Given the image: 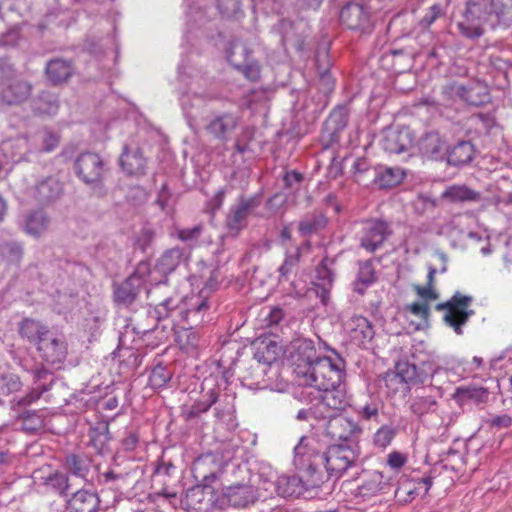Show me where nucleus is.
<instances>
[{"instance_id":"1","label":"nucleus","mask_w":512,"mask_h":512,"mask_svg":"<svg viewBox=\"0 0 512 512\" xmlns=\"http://www.w3.org/2000/svg\"><path fill=\"white\" fill-rule=\"evenodd\" d=\"M295 464L305 466V477L310 487H320L330 479H340L348 469L357 465V444H332L324 452L309 453L308 439L302 437L294 448Z\"/></svg>"},{"instance_id":"2","label":"nucleus","mask_w":512,"mask_h":512,"mask_svg":"<svg viewBox=\"0 0 512 512\" xmlns=\"http://www.w3.org/2000/svg\"><path fill=\"white\" fill-rule=\"evenodd\" d=\"M492 27L512 24V0H468L462 20L457 23L460 33L470 39L484 34V24Z\"/></svg>"},{"instance_id":"3","label":"nucleus","mask_w":512,"mask_h":512,"mask_svg":"<svg viewBox=\"0 0 512 512\" xmlns=\"http://www.w3.org/2000/svg\"><path fill=\"white\" fill-rule=\"evenodd\" d=\"M343 377L344 363L340 358L337 361L329 357L316 358L311 366H300L297 370L298 384L314 387L318 391L339 386Z\"/></svg>"},{"instance_id":"4","label":"nucleus","mask_w":512,"mask_h":512,"mask_svg":"<svg viewBox=\"0 0 512 512\" xmlns=\"http://www.w3.org/2000/svg\"><path fill=\"white\" fill-rule=\"evenodd\" d=\"M73 171L82 183L95 188L102 186L109 167L100 154L84 151L76 156Z\"/></svg>"},{"instance_id":"5","label":"nucleus","mask_w":512,"mask_h":512,"mask_svg":"<svg viewBox=\"0 0 512 512\" xmlns=\"http://www.w3.org/2000/svg\"><path fill=\"white\" fill-rule=\"evenodd\" d=\"M473 297L455 292L453 296L444 303H439L436 309L445 311L443 320L446 325L451 327L457 335L463 334V327L475 312L471 309Z\"/></svg>"},{"instance_id":"6","label":"nucleus","mask_w":512,"mask_h":512,"mask_svg":"<svg viewBox=\"0 0 512 512\" xmlns=\"http://www.w3.org/2000/svg\"><path fill=\"white\" fill-rule=\"evenodd\" d=\"M261 201L262 197L260 194L250 197L241 195L237 203L230 207L225 224L231 235H238L247 226L248 216L261 205Z\"/></svg>"},{"instance_id":"7","label":"nucleus","mask_w":512,"mask_h":512,"mask_svg":"<svg viewBox=\"0 0 512 512\" xmlns=\"http://www.w3.org/2000/svg\"><path fill=\"white\" fill-rule=\"evenodd\" d=\"M392 228L382 219H366L361 222L359 241L361 247L374 252L392 235Z\"/></svg>"},{"instance_id":"8","label":"nucleus","mask_w":512,"mask_h":512,"mask_svg":"<svg viewBox=\"0 0 512 512\" xmlns=\"http://www.w3.org/2000/svg\"><path fill=\"white\" fill-rule=\"evenodd\" d=\"M426 374L419 371L415 364L408 361H398L395 365V371L389 372L385 376L386 386L394 390L402 389L409 391L411 386L423 383Z\"/></svg>"},{"instance_id":"9","label":"nucleus","mask_w":512,"mask_h":512,"mask_svg":"<svg viewBox=\"0 0 512 512\" xmlns=\"http://www.w3.org/2000/svg\"><path fill=\"white\" fill-rule=\"evenodd\" d=\"M249 55V49L238 41L232 42L227 51L228 61L247 79L257 81L260 78V65L250 60Z\"/></svg>"},{"instance_id":"10","label":"nucleus","mask_w":512,"mask_h":512,"mask_svg":"<svg viewBox=\"0 0 512 512\" xmlns=\"http://www.w3.org/2000/svg\"><path fill=\"white\" fill-rule=\"evenodd\" d=\"M328 417L330 419L326 425V433L332 440L345 442L344 444H357L356 440L362 432L357 423L341 415Z\"/></svg>"},{"instance_id":"11","label":"nucleus","mask_w":512,"mask_h":512,"mask_svg":"<svg viewBox=\"0 0 512 512\" xmlns=\"http://www.w3.org/2000/svg\"><path fill=\"white\" fill-rule=\"evenodd\" d=\"M225 462L218 452H210L199 456L193 464L195 478H200L202 483L211 484L222 473Z\"/></svg>"},{"instance_id":"12","label":"nucleus","mask_w":512,"mask_h":512,"mask_svg":"<svg viewBox=\"0 0 512 512\" xmlns=\"http://www.w3.org/2000/svg\"><path fill=\"white\" fill-rule=\"evenodd\" d=\"M32 92L31 82L22 78H13L0 90V106L3 108L20 106L31 97Z\"/></svg>"},{"instance_id":"13","label":"nucleus","mask_w":512,"mask_h":512,"mask_svg":"<svg viewBox=\"0 0 512 512\" xmlns=\"http://www.w3.org/2000/svg\"><path fill=\"white\" fill-rule=\"evenodd\" d=\"M119 166L127 176L141 177L146 174L147 158L136 144H124L119 156Z\"/></svg>"},{"instance_id":"14","label":"nucleus","mask_w":512,"mask_h":512,"mask_svg":"<svg viewBox=\"0 0 512 512\" xmlns=\"http://www.w3.org/2000/svg\"><path fill=\"white\" fill-rule=\"evenodd\" d=\"M258 499L257 490L250 484L237 483L223 489L221 504L234 508H245Z\"/></svg>"},{"instance_id":"15","label":"nucleus","mask_w":512,"mask_h":512,"mask_svg":"<svg viewBox=\"0 0 512 512\" xmlns=\"http://www.w3.org/2000/svg\"><path fill=\"white\" fill-rule=\"evenodd\" d=\"M187 498L198 512H213L216 508L222 509L221 498L216 497L211 484L196 485L188 491Z\"/></svg>"},{"instance_id":"16","label":"nucleus","mask_w":512,"mask_h":512,"mask_svg":"<svg viewBox=\"0 0 512 512\" xmlns=\"http://www.w3.org/2000/svg\"><path fill=\"white\" fill-rule=\"evenodd\" d=\"M340 22L347 29L361 33L370 31L372 24L369 13L357 3H349L340 11Z\"/></svg>"},{"instance_id":"17","label":"nucleus","mask_w":512,"mask_h":512,"mask_svg":"<svg viewBox=\"0 0 512 512\" xmlns=\"http://www.w3.org/2000/svg\"><path fill=\"white\" fill-rule=\"evenodd\" d=\"M415 136L409 127L389 130L385 133L381 146L389 154L409 152L414 147Z\"/></svg>"},{"instance_id":"18","label":"nucleus","mask_w":512,"mask_h":512,"mask_svg":"<svg viewBox=\"0 0 512 512\" xmlns=\"http://www.w3.org/2000/svg\"><path fill=\"white\" fill-rule=\"evenodd\" d=\"M143 288V278L133 273L121 283L114 284V301L118 306L129 307L137 300Z\"/></svg>"},{"instance_id":"19","label":"nucleus","mask_w":512,"mask_h":512,"mask_svg":"<svg viewBox=\"0 0 512 512\" xmlns=\"http://www.w3.org/2000/svg\"><path fill=\"white\" fill-rule=\"evenodd\" d=\"M37 350L42 359L52 365L61 364L67 356L66 342L51 331L39 342Z\"/></svg>"},{"instance_id":"20","label":"nucleus","mask_w":512,"mask_h":512,"mask_svg":"<svg viewBox=\"0 0 512 512\" xmlns=\"http://www.w3.org/2000/svg\"><path fill=\"white\" fill-rule=\"evenodd\" d=\"M288 349L290 353V359L294 367L293 372L296 378L298 367L311 366L315 359L318 358L316 356L314 342L310 339L296 338L290 342Z\"/></svg>"},{"instance_id":"21","label":"nucleus","mask_w":512,"mask_h":512,"mask_svg":"<svg viewBox=\"0 0 512 512\" xmlns=\"http://www.w3.org/2000/svg\"><path fill=\"white\" fill-rule=\"evenodd\" d=\"M101 499L96 491L81 488L66 499L67 512H99Z\"/></svg>"},{"instance_id":"22","label":"nucleus","mask_w":512,"mask_h":512,"mask_svg":"<svg viewBox=\"0 0 512 512\" xmlns=\"http://www.w3.org/2000/svg\"><path fill=\"white\" fill-rule=\"evenodd\" d=\"M418 151L429 159H443L447 152V143L436 131L423 134L417 141Z\"/></svg>"},{"instance_id":"23","label":"nucleus","mask_w":512,"mask_h":512,"mask_svg":"<svg viewBox=\"0 0 512 512\" xmlns=\"http://www.w3.org/2000/svg\"><path fill=\"white\" fill-rule=\"evenodd\" d=\"M392 484L389 477H385L382 472L372 471L357 488V495L364 500L370 499L380 493H388Z\"/></svg>"},{"instance_id":"24","label":"nucleus","mask_w":512,"mask_h":512,"mask_svg":"<svg viewBox=\"0 0 512 512\" xmlns=\"http://www.w3.org/2000/svg\"><path fill=\"white\" fill-rule=\"evenodd\" d=\"M186 308L181 307L179 315L190 328L197 327L207 322V312L210 309V304L206 298L196 297L194 301L186 304Z\"/></svg>"},{"instance_id":"25","label":"nucleus","mask_w":512,"mask_h":512,"mask_svg":"<svg viewBox=\"0 0 512 512\" xmlns=\"http://www.w3.org/2000/svg\"><path fill=\"white\" fill-rule=\"evenodd\" d=\"M348 122V113L345 107L335 108L329 115L322 133V139L328 145L339 141L340 132L344 130Z\"/></svg>"},{"instance_id":"26","label":"nucleus","mask_w":512,"mask_h":512,"mask_svg":"<svg viewBox=\"0 0 512 512\" xmlns=\"http://www.w3.org/2000/svg\"><path fill=\"white\" fill-rule=\"evenodd\" d=\"M238 118L232 113L215 115L206 125L207 132L214 138L226 141L236 129Z\"/></svg>"},{"instance_id":"27","label":"nucleus","mask_w":512,"mask_h":512,"mask_svg":"<svg viewBox=\"0 0 512 512\" xmlns=\"http://www.w3.org/2000/svg\"><path fill=\"white\" fill-rule=\"evenodd\" d=\"M346 326L351 341L358 346H364L374 338L375 331L373 326L370 321L363 316L356 315L351 317L346 323Z\"/></svg>"},{"instance_id":"28","label":"nucleus","mask_w":512,"mask_h":512,"mask_svg":"<svg viewBox=\"0 0 512 512\" xmlns=\"http://www.w3.org/2000/svg\"><path fill=\"white\" fill-rule=\"evenodd\" d=\"M328 217L319 210L305 214L298 222V232L304 238L322 233L328 226Z\"/></svg>"},{"instance_id":"29","label":"nucleus","mask_w":512,"mask_h":512,"mask_svg":"<svg viewBox=\"0 0 512 512\" xmlns=\"http://www.w3.org/2000/svg\"><path fill=\"white\" fill-rule=\"evenodd\" d=\"M307 478L305 477V469L303 470V476L296 475H283L280 476L276 482L277 492L282 497H299L304 491L313 489L307 485Z\"/></svg>"},{"instance_id":"30","label":"nucleus","mask_w":512,"mask_h":512,"mask_svg":"<svg viewBox=\"0 0 512 512\" xmlns=\"http://www.w3.org/2000/svg\"><path fill=\"white\" fill-rule=\"evenodd\" d=\"M45 73L53 85H58L69 80L74 73V66L70 60L54 58L47 62Z\"/></svg>"},{"instance_id":"31","label":"nucleus","mask_w":512,"mask_h":512,"mask_svg":"<svg viewBox=\"0 0 512 512\" xmlns=\"http://www.w3.org/2000/svg\"><path fill=\"white\" fill-rule=\"evenodd\" d=\"M465 92L463 102L468 105L479 107L491 101L488 85L481 80H470L464 84Z\"/></svg>"},{"instance_id":"32","label":"nucleus","mask_w":512,"mask_h":512,"mask_svg":"<svg viewBox=\"0 0 512 512\" xmlns=\"http://www.w3.org/2000/svg\"><path fill=\"white\" fill-rule=\"evenodd\" d=\"M63 192L61 182L55 177H47L40 181L34 190V198L42 205L56 201Z\"/></svg>"},{"instance_id":"33","label":"nucleus","mask_w":512,"mask_h":512,"mask_svg":"<svg viewBox=\"0 0 512 512\" xmlns=\"http://www.w3.org/2000/svg\"><path fill=\"white\" fill-rule=\"evenodd\" d=\"M476 153L475 146L469 140L457 142L450 150L447 149V162L451 166L461 167L469 164Z\"/></svg>"},{"instance_id":"34","label":"nucleus","mask_w":512,"mask_h":512,"mask_svg":"<svg viewBox=\"0 0 512 512\" xmlns=\"http://www.w3.org/2000/svg\"><path fill=\"white\" fill-rule=\"evenodd\" d=\"M186 259L185 250L180 247H173L166 250L157 260L155 270L163 276L174 272L176 268Z\"/></svg>"},{"instance_id":"35","label":"nucleus","mask_w":512,"mask_h":512,"mask_svg":"<svg viewBox=\"0 0 512 512\" xmlns=\"http://www.w3.org/2000/svg\"><path fill=\"white\" fill-rule=\"evenodd\" d=\"M451 203L479 202L482 199L479 191L473 190L466 185L453 184L448 186L441 195Z\"/></svg>"},{"instance_id":"36","label":"nucleus","mask_w":512,"mask_h":512,"mask_svg":"<svg viewBox=\"0 0 512 512\" xmlns=\"http://www.w3.org/2000/svg\"><path fill=\"white\" fill-rule=\"evenodd\" d=\"M89 445L93 447L98 454H104L108 451V443L111 440L109 433V424L107 421H97L89 428Z\"/></svg>"},{"instance_id":"37","label":"nucleus","mask_w":512,"mask_h":512,"mask_svg":"<svg viewBox=\"0 0 512 512\" xmlns=\"http://www.w3.org/2000/svg\"><path fill=\"white\" fill-rule=\"evenodd\" d=\"M18 332L22 338H26L36 346L50 332L49 328L40 321L25 318L19 323Z\"/></svg>"},{"instance_id":"38","label":"nucleus","mask_w":512,"mask_h":512,"mask_svg":"<svg viewBox=\"0 0 512 512\" xmlns=\"http://www.w3.org/2000/svg\"><path fill=\"white\" fill-rule=\"evenodd\" d=\"M405 172L400 167H380L373 170V182L380 188H392L402 182Z\"/></svg>"},{"instance_id":"39","label":"nucleus","mask_w":512,"mask_h":512,"mask_svg":"<svg viewBox=\"0 0 512 512\" xmlns=\"http://www.w3.org/2000/svg\"><path fill=\"white\" fill-rule=\"evenodd\" d=\"M91 464L92 459L85 454L71 453L66 455L64 460V467L67 472L83 480H87Z\"/></svg>"},{"instance_id":"40","label":"nucleus","mask_w":512,"mask_h":512,"mask_svg":"<svg viewBox=\"0 0 512 512\" xmlns=\"http://www.w3.org/2000/svg\"><path fill=\"white\" fill-rule=\"evenodd\" d=\"M319 405L329 408L332 411H341L347 405L346 393L342 383L335 388L321 390Z\"/></svg>"},{"instance_id":"41","label":"nucleus","mask_w":512,"mask_h":512,"mask_svg":"<svg viewBox=\"0 0 512 512\" xmlns=\"http://www.w3.org/2000/svg\"><path fill=\"white\" fill-rule=\"evenodd\" d=\"M262 322L263 327L268 329L269 333L275 337L285 334L284 330L288 329L285 313L280 307L270 308Z\"/></svg>"},{"instance_id":"42","label":"nucleus","mask_w":512,"mask_h":512,"mask_svg":"<svg viewBox=\"0 0 512 512\" xmlns=\"http://www.w3.org/2000/svg\"><path fill=\"white\" fill-rule=\"evenodd\" d=\"M218 397V391L215 388L210 389L203 396L202 400H199L190 407H186L183 409L182 415L184 419L186 421H190L194 418L199 417L202 413H206L211 408V406L217 402Z\"/></svg>"},{"instance_id":"43","label":"nucleus","mask_w":512,"mask_h":512,"mask_svg":"<svg viewBox=\"0 0 512 512\" xmlns=\"http://www.w3.org/2000/svg\"><path fill=\"white\" fill-rule=\"evenodd\" d=\"M31 107L35 114L54 115L59 109V101L55 94L42 91L33 99Z\"/></svg>"},{"instance_id":"44","label":"nucleus","mask_w":512,"mask_h":512,"mask_svg":"<svg viewBox=\"0 0 512 512\" xmlns=\"http://www.w3.org/2000/svg\"><path fill=\"white\" fill-rule=\"evenodd\" d=\"M489 394V390L483 386L466 385L458 387L454 397L460 402L471 401L476 404H481L488 401Z\"/></svg>"},{"instance_id":"45","label":"nucleus","mask_w":512,"mask_h":512,"mask_svg":"<svg viewBox=\"0 0 512 512\" xmlns=\"http://www.w3.org/2000/svg\"><path fill=\"white\" fill-rule=\"evenodd\" d=\"M384 403L378 398H370L363 404H359L356 408L361 419L366 421L380 422V414L383 411Z\"/></svg>"},{"instance_id":"46","label":"nucleus","mask_w":512,"mask_h":512,"mask_svg":"<svg viewBox=\"0 0 512 512\" xmlns=\"http://www.w3.org/2000/svg\"><path fill=\"white\" fill-rule=\"evenodd\" d=\"M49 219L44 211H34L28 215L25 222V231L32 236H40L48 228Z\"/></svg>"},{"instance_id":"47","label":"nucleus","mask_w":512,"mask_h":512,"mask_svg":"<svg viewBox=\"0 0 512 512\" xmlns=\"http://www.w3.org/2000/svg\"><path fill=\"white\" fill-rule=\"evenodd\" d=\"M301 249L296 247L293 252H287L282 265L278 268L279 281H289L299 266Z\"/></svg>"},{"instance_id":"48","label":"nucleus","mask_w":512,"mask_h":512,"mask_svg":"<svg viewBox=\"0 0 512 512\" xmlns=\"http://www.w3.org/2000/svg\"><path fill=\"white\" fill-rule=\"evenodd\" d=\"M181 306L179 303H175L172 298L166 299L157 306H155L152 310H149V317L154 320V322H159L163 319H167L169 317H173V314L176 311H180Z\"/></svg>"},{"instance_id":"49","label":"nucleus","mask_w":512,"mask_h":512,"mask_svg":"<svg viewBox=\"0 0 512 512\" xmlns=\"http://www.w3.org/2000/svg\"><path fill=\"white\" fill-rule=\"evenodd\" d=\"M46 484L61 497L68 498L71 495V484L67 474L55 472L47 477Z\"/></svg>"},{"instance_id":"50","label":"nucleus","mask_w":512,"mask_h":512,"mask_svg":"<svg viewBox=\"0 0 512 512\" xmlns=\"http://www.w3.org/2000/svg\"><path fill=\"white\" fill-rule=\"evenodd\" d=\"M437 401L432 396H419L412 399L410 404L411 412L421 418L425 414L433 413L437 409Z\"/></svg>"},{"instance_id":"51","label":"nucleus","mask_w":512,"mask_h":512,"mask_svg":"<svg viewBox=\"0 0 512 512\" xmlns=\"http://www.w3.org/2000/svg\"><path fill=\"white\" fill-rule=\"evenodd\" d=\"M335 263L334 258L324 257L318 265L317 272V284L332 286L335 273L332 270V266Z\"/></svg>"},{"instance_id":"52","label":"nucleus","mask_w":512,"mask_h":512,"mask_svg":"<svg viewBox=\"0 0 512 512\" xmlns=\"http://www.w3.org/2000/svg\"><path fill=\"white\" fill-rule=\"evenodd\" d=\"M23 384L20 377L14 373L3 374L0 376V395L8 396L18 392Z\"/></svg>"},{"instance_id":"53","label":"nucleus","mask_w":512,"mask_h":512,"mask_svg":"<svg viewBox=\"0 0 512 512\" xmlns=\"http://www.w3.org/2000/svg\"><path fill=\"white\" fill-rule=\"evenodd\" d=\"M172 373L162 365L155 366L149 376V385L153 389L164 387L171 379Z\"/></svg>"},{"instance_id":"54","label":"nucleus","mask_w":512,"mask_h":512,"mask_svg":"<svg viewBox=\"0 0 512 512\" xmlns=\"http://www.w3.org/2000/svg\"><path fill=\"white\" fill-rule=\"evenodd\" d=\"M419 487L417 485L416 480H402L399 482L398 487L396 488L394 494L395 497L400 502H409L411 501L416 494H418Z\"/></svg>"},{"instance_id":"55","label":"nucleus","mask_w":512,"mask_h":512,"mask_svg":"<svg viewBox=\"0 0 512 512\" xmlns=\"http://www.w3.org/2000/svg\"><path fill=\"white\" fill-rule=\"evenodd\" d=\"M36 136L37 139L41 141V145L38 150L42 152H50L54 150L59 143L58 135L48 129L39 131Z\"/></svg>"},{"instance_id":"56","label":"nucleus","mask_w":512,"mask_h":512,"mask_svg":"<svg viewBox=\"0 0 512 512\" xmlns=\"http://www.w3.org/2000/svg\"><path fill=\"white\" fill-rule=\"evenodd\" d=\"M465 87L463 83L452 81L442 87V94L447 100L463 101Z\"/></svg>"},{"instance_id":"57","label":"nucleus","mask_w":512,"mask_h":512,"mask_svg":"<svg viewBox=\"0 0 512 512\" xmlns=\"http://www.w3.org/2000/svg\"><path fill=\"white\" fill-rule=\"evenodd\" d=\"M1 253L11 262H17L21 259L23 254V247L20 243L15 241L5 242L1 246Z\"/></svg>"},{"instance_id":"58","label":"nucleus","mask_w":512,"mask_h":512,"mask_svg":"<svg viewBox=\"0 0 512 512\" xmlns=\"http://www.w3.org/2000/svg\"><path fill=\"white\" fill-rule=\"evenodd\" d=\"M49 389H50V384H46V383L38 384L35 388H33L31 390V392H29L27 395H25L24 397L20 398L17 401V406L25 407V406L30 405L34 401L38 400L41 397V395L44 392L48 391Z\"/></svg>"},{"instance_id":"59","label":"nucleus","mask_w":512,"mask_h":512,"mask_svg":"<svg viewBox=\"0 0 512 512\" xmlns=\"http://www.w3.org/2000/svg\"><path fill=\"white\" fill-rule=\"evenodd\" d=\"M394 434L395 432L391 427L383 425L374 434V444L380 448H385L392 441Z\"/></svg>"},{"instance_id":"60","label":"nucleus","mask_w":512,"mask_h":512,"mask_svg":"<svg viewBox=\"0 0 512 512\" xmlns=\"http://www.w3.org/2000/svg\"><path fill=\"white\" fill-rule=\"evenodd\" d=\"M303 181L304 175L295 170L288 171L283 176L284 187L291 192L299 190Z\"/></svg>"},{"instance_id":"61","label":"nucleus","mask_w":512,"mask_h":512,"mask_svg":"<svg viewBox=\"0 0 512 512\" xmlns=\"http://www.w3.org/2000/svg\"><path fill=\"white\" fill-rule=\"evenodd\" d=\"M25 428L30 431H37L43 426V420L36 411L27 410L21 414Z\"/></svg>"},{"instance_id":"62","label":"nucleus","mask_w":512,"mask_h":512,"mask_svg":"<svg viewBox=\"0 0 512 512\" xmlns=\"http://www.w3.org/2000/svg\"><path fill=\"white\" fill-rule=\"evenodd\" d=\"M203 225L198 224L191 228H182L177 230V236L184 242L197 241L202 234Z\"/></svg>"},{"instance_id":"63","label":"nucleus","mask_w":512,"mask_h":512,"mask_svg":"<svg viewBox=\"0 0 512 512\" xmlns=\"http://www.w3.org/2000/svg\"><path fill=\"white\" fill-rule=\"evenodd\" d=\"M444 15V11L440 4L432 5L424 17L420 21V25L424 28L430 27L439 17Z\"/></svg>"},{"instance_id":"64","label":"nucleus","mask_w":512,"mask_h":512,"mask_svg":"<svg viewBox=\"0 0 512 512\" xmlns=\"http://www.w3.org/2000/svg\"><path fill=\"white\" fill-rule=\"evenodd\" d=\"M486 424L493 429H507L512 426V417L508 414L494 415L486 420Z\"/></svg>"}]
</instances>
